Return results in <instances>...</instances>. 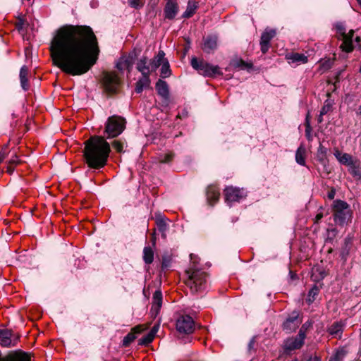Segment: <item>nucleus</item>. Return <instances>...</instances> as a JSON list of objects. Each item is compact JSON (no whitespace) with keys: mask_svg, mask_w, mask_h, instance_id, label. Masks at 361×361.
Here are the masks:
<instances>
[{"mask_svg":"<svg viewBox=\"0 0 361 361\" xmlns=\"http://www.w3.org/2000/svg\"><path fill=\"white\" fill-rule=\"evenodd\" d=\"M110 151V145L104 137L92 136L85 142L84 157L90 168L104 167L107 162Z\"/></svg>","mask_w":361,"mask_h":361,"instance_id":"obj_2","label":"nucleus"},{"mask_svg":"<svg viewBox=\"0 0 361 361\" xmlns=\"http://www.w3.org/2000/svg\"><path fill=\"white\" fill-rule=\"evenodd\" d=\"M159 329V326H154L149 334H152V336L154 337Z\"/></svg>","mask_w":361,"mask_h":361,"instance_id":"obj_51","label":"nucleus"},{"mask_svg":"<svg viewBox=\"0 0 361 361\" xmlns=\"http://www.w3.org/2000/svg\"><path fill=\"white\" fill-rule=\"evenodd\" d=\"M255 342H256V338L255 337H252V339L250 340L249 344H248V350L250 351L252 348H254V346L255 345Z\"/></svg>","mask_w":361,"mask_h":361,"instance_id":"obj_49","label":"nucleus"},{"mask_svg":"<svg viewBox=\"0 0 361 361\" xmlns=\"http://www.w3.org/2000/svg\"><path fill=\"white\" fill-rule=\"evenodd\" d=\"M334 154L338 162L346 166H350L355 160L353 157L348 153H343L338 149H335Z\"/></svg>","mask_w":361,"mask_h":361,"instance_id":"obj_16","label":"nucleus"},{"mask_svg":"<svg viewBox=\"0 0 361 361\" xmlns=\"http://www.w3.org/2000/svg\"><path fill=\"white\" fill-rule=\"evenodd\" d=\"M343 330L341 322H335L329 328V333L336 338H341Z\"/></svg>","mask_w":361,"mask_h":361,"instance_id":"obj_29","label":"nucleus"},{"mask_svg":"<svg viewBox=\"0 0 361 361\" xmlns=\"http://www.w3.org/2000/svg\"><path fill=\"white\" fill-rule=\"evenodd\" d=\"M137 70L142 73V75H149L152 70L149 62H148L146 57H142L140 59L136 65Z\"/></svg>","mask_w":361,"mask_h":361,"instance_id":"obj_19","label":"nucleus"},{"mask_svg":"<svg viewBox=\"0 0 361 361\" xmlns=\"http://www.w3.org/2000/svg\"><path fill=\"white\" fill-rule=\"evenodd\" d=\"M355 42L357 43V44L358 46H360V37L359 36H356L355 39Z\"/></svg>","mask_w":361,"mask_h":361,"instance_id":"obj_55","label":"nucleus"},{"mask_svg":"<svg viewBox=\"0 0 361 361\" xmlns=\"http://www.w3.org/2000/svg\"><path fill=\"white\" fill-rule=\"evenodd\" d=\"M335 195H336V191L334 189H331L329 192H328V198L329 200H333L335 197Z\"/></svg>","mask_w":361,"mask_h":361,"instance_id":"obj_50","label":"nucleus"},{"mask_svg":"<svg viewBox=\"0 0 361 361\" xmlns=\"http://www.w3.org/2000/svg\"><path fill=\"white\" fill-rule=\"evenodd\" d=\"M133 66V59L130 56L121 57L116 63V68L120 71L127 69L130 71Z\"/></svg>","mask_w":361,"mask_h":361,"instance_id":"obj_21","label":"nucleus"},{"mask_svg":"<svg viewBox=\"0 0 361 361\" xmlns=\"http://www.w3.org/2000/svg\"><path fill=\"white\" fill-rule=\"evenodd\" d=\"M179 11V6L176 0H167L164 9L166 19L173 20Z\"/></svg>","mask_w":361,"mask_h":361,"instance_id":"obj_13","label":"nucleus"},{"mask_svg":"<svg viewBox=\"0 0 361 361\" xmlns=\"http://www.w3.org/2000/svg\"><path fill=\"white\" fill-rule=\"evenodd\" d=\"M338 37H341L342 44L341 48L345 52H350L353 50V38L354 36V31L350 30L348 33L345 32V28L342 24H337L336 26Z\"/></svg>","mask_w":361,"mask_h":361,"instance_id":"obj_7","label":"nucleus"},{"mask_svg":"<svg viewBox=\"0 0 361 361\" xmlns=\"http://www.w3.org/2000/svg\"><path fill=\"white\" fill-rule=\"evenodd\" d=\"M276 30L273 29H266L262 33L261 37L262 42L264 43H269L271 39L276 35Z\"/></svg>","mask_w":361,"mask_h":361,"instance_id":"obj_33","label":"nucleus"},{"mask_svg":"<svg viewBox=\"0 0 361 361\" xmlns=\"http://www.w3.org/2000/svg\"><path fill=\"white\" fill-rule=\"evenodd\" d=\"M301 319L298 312H293L283 323V329L288 332L295 331L300 324Z\"/></svg>","mask_w":361,"mask_h":361,"instance_id":"obj_14","label":"nucleus"},{"mask_svg":"<svg viewBox=\"0 0 361 361\" xmlns=\"http://www.w3.org/2000/svg\"><path fill=\"white\" fill-rule=\"evenodd\" d=\"M126 128V120L121 116H110L105 125V133L107 137H116L124 130Z\"/></svg>","mask_w":361,"mask_h":361,"instance_id":"obj_5","label":"nucleus"},{"mask_svg":"<svg viewBox=\"0 0 361 361\" xmlns=\"http://www.w3.org/2000/svg\"><path fill=\"white\" fill-rule=\"evenodd\" d=\"M310 131H311V127H310V125L308 121L307 120L305 133H306V136L309 140H311Z\"/></svg>","mask_w":361,"mask_h":361,"instance_id":"obj_47","label":"nucleus"},{"mask_svg":"<svg viewBox=\"0 0 361 361\" xmlns=\"http://www.w3.org/2000/svg\"><path fill=\"white\" fill-rule=\"evenodd\" d=\"M23 21L20 19L19 21L16 23V27L18 30H21L23 28Z\"/></svg>","mask_w":361,"mask_h":361,"instance_id":"obj_52","label":"nucleus"},{"mask_svg":"<svg viewBox=\"0 0 361 361\" xmlns=\"http://www.w3.org/2000/svg\"><path fill=\"white\" fill-rule=\"evenodd\" d=\"M164 56L165 54L163 51H159L158 54L154 57V59L149 61L151 70L153 71H156V69L164 63Z\"/></svg>","mask_w":361,"mask_h":361,"instance_id":"obj_26","label":"nucleus"},{"mask_svg":"<svg viewBox=\"0 0 361 361\" xmlns=\"http://www.w3.org/2000/svg\"><path fill=\"white\" fill-rule=\"evenodd\" d=\"M152 243H153V245L154 246L155 245V240L154 239L153 240Z\"/></svg>","mask_w":361,"mask_h":361,"instance_id":"obj_58","label":"nucleus"},{"mask_svg":"<svg viewBox=\"0 0 361 361\" xmlns=\"http://www.w3.org/2000/svg\"><path fill=\"white\" fill-rule=\"evenodd\" d=\"M188 279L186 284L192 292H198L206 286L207 274L200 269H190L187 271Z\"/></svg>","mask_w":361,"mask_h":361,"instance_id":"obj_3","label":"nucleus"},{"mask_svg":"<svg viewBox=\"0 0 361 361\" xmlns=\"http://www.w3.org/2000/svg\"><path fill=\"white\" fill-rule=\"evenodd\" d=\"M217 37L209 35L204 39L202 49L207 53L213 52L217 48Z\"/></svg>","mask_w":361,"mask_h":361,"instance_id":"obj_15","label":"nucleus"},{"mask_svg":"<svg viewBox=\"0 0 361 361\" xmlns=\"http://www.w3.org/2000/svg\"><path fill=\"white\" fill-rule=\"evenodd\" d=\"M323 217L322 213H319L315 216V222H319V220H321Z\"/></svg>","mask_w":361,"mask_h":361,"instance_id":"obj_54","label":"nucleus"},{"mask_svg":"<svg viewBox=\"0 0 361 361\" xmlns=\"http://www.w3.org/2000/svg\"><path fill=\"white\" fill-rule=\"evenodd\" d=\"M293 63H305L307 62V57L303 54L293 53L288 57Z\"/></svg>","mask_w":361,"mask_h":361,"instance_id":"obj_31","label":"nucleus"},{"mask_svg":"<svg viewBox=\"0 0 361 361\" xmlns=\"http://www.w3.org/2000/svg\"><path fill=\"white\" fill-rule=\"evenodd\" d=\"M326 152V149L320 145L317 149V159L318 161L322 164H325L327 161Z\"/></svg>","mask_w":361,"mask_h":361,"instance_id":"obj_34","label":"nucleus"},{"mask_svg":"<svg viewBox=\"0 0 361 361\" xmlns=\"http://www.w3.org/2000/svg\"><path fill=\"white\" fill-rule=\"evenodd\" d=\"M225 199L228 202H238L246 196V192L243 189L234 187H227L225 190Z\"/></svg>","mask_w":361,"mask_h":361,"instance_id":"obj_11","label":"nucleus"},{"mask_svg":"<svg viewBox=\"0 0 361 361\" xmlns=\"http://www.w3.org/2000/svg\"><path fill=\"white\" fill-rule=\"evenodd\" d=\"M157 226L159 231L162 233V235L165 237V232L167 230L166 223L164 220L161 219L157 221Z\"/></svg>","mask_w":361,"mask_h":361,"instance_id":"obj_42","label":"nucleus"},{"mask_svg":"<svg viewBox=\"0 0 361 361\" xmlns=\"http://www.w3.org/2000/svg\"><path fill=\"white\" fill-rule=\"evenodd\" d=\"M28 68L27 66H23L20 68V80L21 87L24 90H27L29 89V83H28Z\"/></svg>","mask_w":361,"mask_h":361,"instance_id":"obj_28","label":"nucleus"},{"mask_svg":"<svg viewBox=\"0 0 361 361\" xmlns=\"http://www.w3.org/2000/svg\"><path fill=\"white\" fill-rule=\"evenodd\" d=\"M334 61L331 59L326 60L322 62L320 65V70L322 72H325L327 70L330 69L333 66Z\"/></svg>","mask_w":361,"mask_h":361,"instance_id":"obj_39","label":"nucleus"},{"mask_svg":"<svg viewBox=\"0 0 361 361\" xmlns=\"http://www.w3.org/2000/svg\"><path fill=\"white\" fill-rule=\"evenodd\" d=\"M348 351L345 348H341L336 350L334 354V361H341L344 359L345 355L347 354Z\"/></svg>","mask_w":361,"mask_h":361,"instance_id":"obj_36","label":"nucleus"},{"mask_svg":"<svg viewBox=\"0 0 361 361\" xmlns=\"http://www.w3.org/2000/svg\"><path fill=\"white\" fill-rule=\"evenodd\" d=\"M331 109V103L326 100L323 106V107L321 109V114L325 115Z\"/></svg>","mask_w":361,"mask_h":361,"instance_id":"obj_45","label":"nucleus"},{"mask_svg":"<svg viewBox=\"0 0 361 361\" xmlns=\"http://www.w3.org/2000/svg\"><path fill=\"white\" fill-rule=\"evenodd\" d=\"M112 147L114 149L116 150V152L119 153L123 152V144L121 142L118 140L114 141L112 143Z\"/></svg>","mask_w":361,"mask_h":361,"instance_id":"obj_43","label":"nucleus"},{"mask_svg":"<svg viewBox=\"0 0 361 361\" xmlns=\"http://www.w3.org/2000/svg\"><path fill=\"white\" fill-rule=\"evenodd\" d=\"M145 329L141 325L133 328L131 331L123 338V345L125 347L128 346L136 338V334H140Z\"/></svg>","mask_w":361,"mask_h":361,"instance_id":"obj_18","label":"nucleus"},{"mask_svg":"<svg viewBox=\"0 0 361 361\" xmlns=\"http://www.w3.org/2000/svg\"><path fill=\"white\" fill-rule=\"evenodd\" d=\"M323 116L324 115H322L321 114H319L317 120H318V123H322L323 121Z\"/></svg>","mask_w":361,"mask_h":361,"instance_id":"obj_56","label":"nucleus"},{"mask_svg":"<svg viewBox=\"0 0 361 361\" xmlns=\"http://www.w3.org/2000/svg\"><path fill=\"white\" fill-rule=\"evenodd\" d=\"M170 75H171V70H170L169 64L167 61H165L161 65V76L162 78H167Z\"/></svg>","mask_w":361,"mask_h":361,"instance_id":"obj_37","label":"nucleus"},{"mask_svg":"<svg viewBox=\"0 0 361 361\" xmlns=\"http://www.w3.org/2000/svg\"><path fill=\"white\" fill-rule=\"evenodd\" d=\"M306 154L305 147L302 145H300L295 152V161L301 166H305Z\"/></svg>","mask_w":361,"mask_h":361,"instance_id":"obj_27","label":"nucleus"},{"mask_svg":"<svg viewBox=\"0 0 361 361\" xmlns=\"http://www.w3.org/2000/svg\"><path fill=\"white\" fill-rule=\"evenodd\" d=\"M305 338V337L302 336V334H298L295 337L287 338L283 344L285 350L291 351L300 348L304 344Z\"/></svg>","mask_w":361,"mask_h":361,"instance_id":"obj_12","label":"nucleus"},{"mask_svg":"<svg viewBox=\"0 0 361 361\" xmlns=\"http://www.w3.org/2000/svg\"><path fill=\"white\" fill-rule=\"evenodd\" d=\"M231 66L235 68L240 70H248L252 66V63H247L243 59L238 58L233 59L231 62Z\"/></svg>","mask_w":361,"mask_h":361,"instance_id":"obj_30","label":"nucleus"},{"mask_svg":"<svg viewBox=\"0 0 361 361\" xmlns=\"http://www.w3.org/2000/svg\"><path fill=\"white\" fill-rule=\"evenodd\" d=\"M219 190L214 185H209L207 190V201L210 204H213L217 202L219 199Z\"/></svg>","mask_w":361,"mask_h":361,"instance_id":"obj_20","label":"nucleus"},{"mask_svg":"<svg viewBox=\"0 0 361 361\" xmlns=\"http://www.w3.org/2000/svg\"><path fill=\"white\" fill-rule=\"evenodd\" d=\"M162 304V293L161 290H156L153 294L151 312L154 316H157Z\"/></svg>","mask_w":361,"mask_h":361,"instance_id":"obj_17","label":"nucleus"},{"mask_svg":"<svg viewBox=\"0 0 361 361\" xmlns=\"http://www.w3.org/2000/svg\"><path fill=\"white\" fill-rule=\"evenodd\" d=\"M20 336L13 331L4 329L0 330V345L3 347L11 348L16 345Z\"/></svg>","mask_w":361,"mask_h":361,"instance_id":"obj_9","label":"nucleus"},{"mask_svg":"<svg viewBox=\"0 0 361 361\" xmlns=\"http://www.w3.org/2000/svg\"><path fill=\"white\" fill-rule=\"evenodd\" d=\"M128 4L136 9L142 8L145 4V0H128Z\"/></svg>","mask_w":361,"mask_h":361,"instance_id":"obj_40","label":"nucleus"},{"mask_svg":"<svg viewBox=\"0 0 361 361\" xmlns=\"http://www.w3.org/2000/svg\"><path fill=\"white\" fill-rule=\"evenodd\" d=\"M49 50L54 64L72 75L87 73L97 62L99 53L92 30L81 25L60 27L51 41Z\"/></svg>","mask_w":361,"mask_h":361,"instance_id":"obj_1","label":"nucleus"},{"mask_svg":"<svg viewBox=\"0 0 361 361\" xmlns=\"http://www.w3.org/2000/svg\"><path fill=\"white\" fill-rule=\"evenodd\" d=\"M314 361H319V359L317 357H315Z\"/></svg>","mask_w":361,"mask_h":361,"instance_id":"obj_59","label":"nucleus"},{"mask_svg":"<svg viewBox=\"0 0 361 361\" xmlns=\"http://www.w3.org/2000/svg\"><path fill=\"white\" fill-rule=\"evenodd\" d=\"M194 321L192 318L188 315H183L180 317L176 322L177 330L183 334H191L194 330Z\"/></svg>","mask_w":361,"mask_h":361,"instance_id":"obj_10","label":"nucleus"},{"mask_svg":"<svg viewBox=\"0 0 361 361\" xmlns=\"http://www.w3.org/2000/svg\"><path fill=\"white\" fill-rule=\"evenodd\" d=\"M143 259L146 264H150L154 260V252L150 247H145L143 250Z\"/></svg>","mask_w":361,"mask_h":361,"instance_id":"obj_32","label":"nucleus"},{"mask_svg":"<svg viewBox=\"0 0 361 361\" xmlns=\"http://www.w3.org/2000/svg\"><path fill=\"white\" fill-rule=\"evenodd\" d=\"M173 157V154L172 152H168L166 154H161L159 157V162L167 164L169 163Z\"/></svg>","mask_w":361,"mask_h":361,"instance_id":"obj_38","label":"nucleus"},{"mask_svg":"<svg viewBox=\"0 0 361 361\" xmlns=\"http://www.w3.org/2000/svg\"><path fill=\"white\" fill-rule=\"evenodd\" d=\"M333 210L336 223L343 225L351 220L352 212L349 205L345 202L342 200L334 201Z\"/></svg>","mask_w":361,"mask_h":361,"instance_id":"obj_4","label":"nucleus"},{"mask_svg":"<svg viewBox=\"0 0 361 361\" xmlns=\"http://www.w3.org/2000/svg\"><path fill=\"white\" fill-rule=\"evenodd\" d=\"M154 338V337L152 336V334H148L139 340V344L147 345L153 341Z\"/></svg>","mask_w":361,"mask_h":361,"instance_id":"obj_41","label":"nucleus"},{"mask_svg":"<svg viewBox=\"0 0 361 361\" xmlns=\"http://www.w3.org/2000/svg\"><path fill=\"white\" fill-rule=\"evenodd\" d=\"M260 45H261V51H262V53L265 54L269 48V43H264V42L260 41Z\"/></svg>","mask_w":361,"mask_h":361,"instance_id":"obj_46","label":"nucleus"},{"mask_svg":"<svg viewBox=\"0 0 361 361\" xmlns=\"http://www.w3.org/2000/svg\"><path fill=\"white\" fill-rule=\"evenodd\" d=\"M350 173L357 179H361V163L355 159L352 164L348 166Z\"/></svg>","mask_w":361,"mask_h":361,"instance_id":"obj_22","label":"nucleus"},{"mask_svg":"<svg viewBox=\"0 0 361 361\" xmlns=\"http://www.w3.org/2000/svg\"><path fill=\"white\" fill-rule=\"evenodd\" d=\"M102 82L105 91L115 93L120 85V79L114 72H104Z\"/></svg>","mask_w":361,"mask_h":361,"instance_id":"obj_8","label":"nucleus"},{"mask_svg":"<svg viewBox=\"0 0 361 361\" xmlns=\"http://www.w3.org/2000/svg\"><path fill=\"white\" fill-rule=\"evenodd\" d=\"M319 288L317 286H314L313 288H312L309 293H308V295H307V301L308 302V303H312V302L314 301L315 298H316V296L318 295L319 293Z\"/></svg>","mask_w":361,"mask_h":361,"instance_id":"obj_35","label":"nucleus"},{"mask_svg":"<svg viewBox=\"0 0 361 361\" xmlns=\"http://www.w3.org/2000/svg\"><path fill=\"white\" fill-rule=\"evenodd\" d=\"M20 162V160L18 158L17 156H14L13 157H12L9 161H8V164H11V165H17Z\"/></svg>","mask_w":361,"mask_h":361,"instance_id":"obj_48","label":"nucleus"},{"mask_svg":"<svg viewBox=\"0 0 361 361\" xmlns=\"http://www.w3.org/2000/svg\"><path fill=\"white\" fill-rule=\"evenodd\" d=\"M198 8V3L194 0H189L188 2L185 11L183 13V18H189L192 17Z\"/></svg>","mask_w":361,"mask_h":361,"instance_id":"obj_23","label":"nucleus"},{"mask_svg":"<svg viewBox=\"0 0 361 361\" xmlns=\"http://www.w3.org/2000/svg\"><path fill=\"white\" fill-rule=\"evenodd\" d=\"M13 171H14V168L13 167V165L8 164L7 169H6V171L11 174L13 172Z\"/></svg>","mask_w":361,"mask_h":361,"instance_id":"obj_53","label":"nucleus"},{"mask_svg":"<svg viewBox=\"0 0 361 361\" xmlns=\"http://www.w3.org/2000/svg\"><path fill=\"white\" fill-rule=\"evenodd\" d=\"M312 326V322H305V324H302V326H301L300 331H299V333L298 334H302V336H303L304 337H306V331H307V329Z\"/></svg>","mask_w":361,"mask_h":361,"instance_id":"obj_44","label":"nucleus"},{"mask_svg":"<svg viewBox=\"0 0 361 361\" xmlns=\"http://www.w3.org/2000/svg\"><path fill=\"white\" fill-rule=\"evenodd\" d=\"M149 76V75H142L136 82L135 92L137 93H140L145 88L149 87L151 81Z\"/></svg>","mask_w":361,"mask_h":361,"instance_id":"obj_24","label":"nucleus"},{"mask_svg":"<svg viewBox=\"0 0 361 361\" xmlns=\"http://www.w3.org/2000/svg\"><path fill=\"white\" fill-rule=\"evenodd\" d=\"M357 114L361 116V105L359 106Z\"/></svg>","mask_w":361,"mask_h":361,"instance_id":"obj_57","label":"nucleus"},{"mask_svg":"<svg viewBox=\"0 0 361 361\" xmlns=\"http://www.w3.org/2000/svg\"><path fill=\"white\" fill-rule=\"evenodd\" d=\"M191 66L199 74L206 77H214L222 74L218 66H213L195 57L191 59Z\"/></svg>","mask_w":361,"mask_h":361,"instance_id":"obj_6","label":"nucleus"},{"mask_svg":"<svg viewBox=\"0 0 361 361\" xmlns=\"http://www.w3.org/2000/svg\"><path fill=\"white\" fill-rule=\"evenodd\" d=\"M156 89L158 94L163 98L167 99L169 98V89L166 82L164 80H159L156 83Z\"/></svg>","mask_w":361,"mask_h":361,"instance_id":"obj_25","label":"nucleus"}]
</instances>
